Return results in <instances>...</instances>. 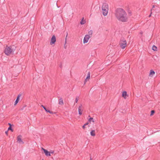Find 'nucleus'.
<instances>
[{
  "instance_id": "f257e3e1",
  "label": "nucleus",
  "mask_w": 160,
  "mask_h": 160,
  "mask_svg": "<svg viewBox=\"0 0 160 160\" xmlns=\"http://www.w3.org/2000/svg\"><path fill=\"white\" fill-rule=\"evenodd\" d=\"M115 16L119 21L126 22L127 21V13L125 11L121 8H117L115 11Z\"/></svg>"
},
{
  "instance_id": "f03ea898",
  "label": "nucleus",
  "mask_w": 160,
  "mask_h": 160,
  "mask_svg": "<svg viewBox=\"0 0 160 160\" xmlns=\"http://www.w3.org/2000/svg\"><path fill=\"white\" fill-rule=\"evenodd\" d=\"M15 49L13 48L11 46H8L7 45L4 50L5 54L8 56L13 54Z\"/></svg>"
},
{
  "instance_id": "7ed1b4c3",
  "label": "nucleus",
  "mask_w": 160,
  "mask_h": 160,
  "mask_svg": "<svg viewBox=\"0 0 160 160\" xmlns=\"http://www.w3.org/2000/svg\"><path fill=\"white\" fill-rule=\"evenodd\" d=\"M102 10L103 15L104 16H107L108 10V5L107 3H104L103 4Z\"/></svg>"
},
{
  "instance_id": "20e7f679",
  "label": "nucleus",
  "mask_w": 160,
  "mask_h": 160,
  "mask_svg": "<svg viewBox=\"0 0 160 160\" xmlns=\"http://www.w3.org/2000/svg\"><path fill=\"white\" fill-rule=\"evenodd\" d=\"M120 46L122 49H124L126 47L127 42L126 40L121 41L120 43Z\"/></svg>"
},
{
  "instance_id": "39448f33",
  "label": "nucleus",
  "mask_w": 160,
  "mask_h": 160,
  "mask_svg": "<svg viewBox=\"0 0 160 160\" xmlns=\"http://www.w3.org/2000/svg\"><path fill=\"white\" fill-rule=\"evenodd\" d=\"M90 38V36L88 35L87 34L85 35L83 41V43H87Z\"/></svg>"
},
{
  "instance_id": "423d86ee",
  "label": "nucleus",
  "mask_w": 160,
  "mask_h": 160,
  "mask_svg": "<svg viewBox=\"0 0 160 160\" xmlns=\"http://www.w3.org/2000/svg\"><path fill=\"white\" fill-rule=\"evenodd\" d=\"M42 149L44 153L48 157L51 156L50 152H49L47 150L43 148H42Z\"/></svg>"
},
{
  "instance_id": "0eeeda50",
  "label": "nucleus",
  "mask_w": 160,
  "mask_h": 160,
  "mask_svg": "<svg viewBox=\"0 0 160 160\" xmlns=\"http://www.w3.org/2000/svg\"><path fill=\"white\" fill-rule=\"evenodd\" d=\"M22 136L21 135H19L17 137V141L21 144H23L24 142H23L21 139Z\"/></svg>"
},
{
  "instance_id": "6e6552de",
  "label": "nucleus",
  "mask_w": 160,
  "mask_h": 160,
  "mask_svg": "<svg viewBox=\"0 0 160 160\" xmlns=\"http://www.w3.org/2000/svg\"><path fill=\"white\" fill-rule=\"evenodd\" d=\"M56 41V38L54 35L52 36L50 42V44H54Z\"/></svg>"
},
{
  "instance_id": "1a4fd4ad",
  "label": "nucleus",
  "mask_w": 160,
  "mask_h": 160,
  "mask_svg": "<svg viewBox=\"0 0 160 160\" xmlns=\"http://www.w3.org/2000/svg\"><path fill=\"white\" fill-rule=\"evenodd\" d=\"M82 104H81L78 107V114L79 115H81L82 114L83 110L82 109Z\"/></svg>"
},
{
  "instance_id": "9d476101",
  "label": "nucleus",
  "mask_w": 160,
  "mask_h": 160,
  "mask_svg": "<svg viewBox=\"0 0 160 160\" xmlns=\"http://www.w3.org/2000/svg\"><path fill=\"white\" fill-rule=\"evenodd\" d=\"M21 96V94H19L18 95L17 98L15 101V103L14 104V105H16L17 104V103L18 102L19 98Z\"/></svg>"
},
{
  "instance_id": "9b49d317",
  "label": "nucleus",
  "mask_w": 160,
  "mask_h": 160,
  "mask_svg": "<svg viewBox=\"0 0 160 160\" xmlns=\"http://www.w3.org/2000/svg\"><path fill=\"white\" fill-rule=\"evenodd\" d=\"M155 74V72L152 69L150 70L149 76L152 77Z\"/></svg>"
},
{
  "instance_id": "f8f14e48",
  "label": "nucleus",
  "mask_w": 160,
  "mask_h": 160,
  "mask_svg": "<svg viewBox=\"0 0 160 160\" xmlns=\"http://www.w3.org/2000/svg\"><path fill=\"white\" fill-rule=\"evenodd\" d=\"M128 96L127 94V92L126 91H123L122 93V96L125 99H126V96Z\"/></svg>"
},
{
  "instance_id": "ddd939ff",
  "label": "nucleus",
  "mask_w": 160,
  "mask_h": 160,
  "mask_svg": "<svg viewBox=\"0 0 160 160\" xmlns=\"http://www.w3.org/2000/svg\"><path fill=\"white\" fill-rule=\"evenodd\" d=\"M58 104L59 105H63L64 103L63 101V99L62 98H61L59 100V102H58Z\"/></svg>"
},
{
  "instance_id": "4468645a",
  "label": "nucleus",
  "mask_w": 160,
  "mask_h": 160,
  "mask_svg": "<svg viewBox=\"0 0 160 160\" xmlns=\"http://www.w3.org/2000/svg\"><path fill=\"white\" fill-rule=\"evenodd\" d=\"M90 135L92 136H95V130H92L90 132Z\"/></svg>"
},
{
  "instance_id": "2eb2a0df",
  "label": "nucleus",
  "mask_w": 160,
  "mask_h": 160,
  "mask_svg": "<svg viewBox=\"0 0 160 160\" xmlns=\"http://www.w3.org/2000/svg\"><path fill=\"white\" fill-rule=\"evenodd\" d=\"M93 33V31L92 30H91L88 31V35L90 36V37H91L92 36V34Z\"/></svg>"
},
{
  "instance_id": "dca6fc26",
  "label": "nucleus",
  "mask_w": 160,
  "mask_h": 160,
  "mask_svg": "<svg viewBox=\"0 0 160 160\" xmlns=\"http://www.w3.org/2000/svg\"><path fill=\"white\" fill-rule=\"evenodd\" d=\"M83 18H82V19L81 21L80 22V23L81 25H83L85 24L86 23V21L84 20Z\"/></svg>"
},
{
  "instance_id": "f3484780",
  "label": "nucleus",
  "mask_w": 160,
  "mask_h": 160,
  "mask_svg": "<svg viewBox=\"0 0 160 160\" xmlns=\"http://www.w3.org/2000/svg\"><path fill=\"white\" fill-rule=\"evenodd\" d=\"M90 72H88V76L86 78V79H89L90 78Z\"/></svg>"
},
{
  "instance_id": "a211bd4d",
  "label": "nucleus",
  "mask_w": 160,
  "mask_h": 160,
  "mask_svg": "<svg viewBox=\"0 0 160 160\" xmlns=\"http://www.w3.org/2000/svg\"><path fill=\"white\" fill-rule=\"evenodd\" d=\"M157 47L155 46V45H153L152 47V49L154 51H156L157 50Z\"/></svg>"
},
{
  "instance_id": "6ab92c4d",
  "label": "nucleus",
  "mask_w": 160,
  "mask_h": 160,
  "mask_svg": "<svg viewBox=\"0 0 160 160\" xmlns=\"http://www.w3.org/2000/svg\"><path fill=\"white\" fill-rule=\"evenodd\" d=\"M88 121L90 122H94V121L92 118H90L88 120Z\"/></svg>"
},
{
  "instance_id": "aec40b11",
  "label": "nucleus",
  "mask_w": 160,
  "mask_h": 160,
  "mask_svg": "<svg viewBox=\"0 0 160 160\" xmlns=\"http://www.w3.org/2000/svg\"><path fill=\"white\" fill-rule=\"evenodd\" d=\"M79 97L78 96H77L75 99V103H77L78 101V100L79 99Z\"/></svg>"
},
{
  "instance_id": "412c9836",
  "label": "nucleus",
  "mask_w": 160,
  "mask_h": 160,
  "mask_svg": "<svg viewBox=\"0 0 160 160\" xmlns=\"http://www.w3.org/2000/svg\"><path fill=\"white\" fill-rule=\"evenodd\" d=\"M46 111L47 112H49V113H50V114H52L53 113V112H52L50 111L49 110H48V109H47V110H46Z\"/></svg>"
},
{
  "instance_id": "4be33fe9",
  "label": "nucleus",
  "mask_w": 160,
  "mask_h": 160,
  "mask_svg": "<svg viewBox=\"0 0 160 160\" xmlns=\"http://www.w3.org/2000/svg\"><path fill=\"white\" fill-rule=\"evenodd\" d=\"M155 113L154 110H152L151 112L150 116H152Z\"/></svg>"
},
{
  "instance_id": "5701e85b",
  "label": "nucleus",
  "mask_w": 160,
  "mask_h": 160,
  "mask_svg": "<svg viewBox=\"0 0 160 160\" xmlns=\"http://www.w3.org/2000/svg\"><path fill=\"white\" fill-rule=\"evenodd\" d=\"M8 130H11L12 131V132L13 131V130L12 129V128H11V126H10V127L8 128Z\"/></svg>"
},
{
  "instance_id": "b1692460",
  "label": "nucleus",
  "mask_w": 160,
  "mask_h": 160,
  "mask_svg": "<svg viewBox=\"0 0 160 160\" xmlns=\"http://www.w3.org/2000/svg\"><path fill=\"white\" fill-rule=\"evenodd\" d=\"M87 79H86V78L85 79V80L84 81V84H86V82H87Z\"/></svg>"
},
{
  "instance_id": "393cba45",
  "label": "nucleus",
  "mask_w": 160,
  "mask_h": 160,
  "mask_svg": "<svg viewBox=\"0 0 160 160\" xmlns=\"http://www.w3.org/2000/svg\"><path fill=\"white\" fill-rule=\"evenodd\" d=\"M49 152H50V154H51V153L53 154L54 152V151H50Z\"/></svg>"
},
{
  "instance_id": "a878e982",
  "label": "nucleus",
  "mask_w": 160,
  "mask_h": 160,
  "mask_svg": "<svg viewBox=\"0 0 160 160\" xmlns=\"http://www.w3.org/2000/svg\"><path fill=\"white\" fill-rule=\"evenodd\" d=\"M68 35V33L67 32V35H66V38H65V43H66V39H67V37Z\"/></svg>"
},
{
  "instance_id": "bb28decb",
  "label": "nucleus",
  "mask_w": 160,
  "mask_h": 160,
  "mask_svg": "<svg viewBox=\"0 0 160 160\" xmlns=\"http://www.w3.org/2000/svg\"><path fill=\"white\" fill-rule=\"evenodd\" d=\"M88 122H87L86 123H85L84 125L86 126V125H88Z\"/></svg>"
},
{
  "instance_id": "cd10ccee",
  "label": "nucleus",
  "mask_w": 160,
  "mask_h": 160,
  "mask_svg": "<svg viewBox=\"0 0 160 160\" xmlns=\"http://www.w3.org/2000/svg\"><path fill=\"white\" fill-rule=\"evenodd\" d=\"M85 125H84L83 126H82V128H83V129H84L85 128Z\"/></svg>"
},
{
  "instance_id": "c85d7f7f",
  "label": "nucleus",
  "mask_w": 160,
  "mask_h": 160,
  "mask_svg": "<svg viewBox=\"0 0 160 160\" xmlns=\"http://www.w3.org/2000/svg\"><path fill=\"white\" fill-rule=\"evenodd\" d=\"M43 109L45 110L46 111V110H47V108H45V107H43Z\"/></svg>"
},
{
  "instance_id": "c756f323",
  "label": "nucleus",
  "mask_w": 160,
  "mask_h": 160,
  "mask_svg": "<svg viewBox=\"0 0 160 160\" xmlns=\"http://www.w3.org/2000/svg\"><path fill=\"white\" fill-rule=\"evenodd\" d=\"M41 107H42L43 108V107L44 108V107H45V106H44L43 105H41Z\"/></svg>"
},
{
  "instance_id": "7c9ffc66",
  "label": "nucleus",
  "mask_w": 160,
  "mask_h": 160,
  "mask_svg": "<svg viewBox=\"0 0 160 160\" xmlns=\"http://www.w3.org/2000/svg\"><path fill=\"white\" fill-rule=\"evenodd\" d=\"M155 5H153V6H152V8H154L155 7Z\"/></svg>"
},
{
  "instance_id": "2f4dec72",
  "label": "nucleus",
  "mask_w": 160,
  "mask_h": 160,
  "mask_svg": "<svg viewBox=\"0 0 160 160\" xmlns=\"http://www.w3.org/2000/svg\"><path fill=\"white\" fill-rule=\"evenodd\" d=\"M5 133L6 134H7V133H8V131H6L5 132Z\"/></svg>"
},
{
  "instance_id": "473e14b6",
  "label": "nucleus",
  "mask_w": 160,
  "mask_h": 160,
  "mask_svg": "<svg viewBox=\"0 0 160 160\" xmlns=\"http://www.w3.org/2000/svg\"><path fill=\"white\" fill-rule=\"evenodd\" d=\"M151 13H151V14L149 15V17H151Z\"/></svg>"
},
{
  "instance_id": "72a5a7b5",
  "label": "nucleus",
  "mask_w": 160,
  "mask_h": 160,
  "mask_svg": "<svg viewBox=\"0 0 160 160\" xmlns=\"http://www.w3.org/2000/svg\"><path fill=\"white\" fill-rule=\"evenodd\" d=\"M8 124H9V125H10V126H11V124H10V123H8Z\"/></svg>"
},
{
  "instance_id": "f704fd0d",
  "label": "nucleus",
  "mask_w": 160,
  "mask_h": 160,
  "mask_svg": "<svg viewBox=\"0 0 160 160\" xmlns=\"http://www.w3.org/2000/svg\"><path fill=\"white\" fill-rule=\"evenodd\" d=\"M90 160H92L91 157L90 158Z\"/></svg>"
},
{
  "instance_id": "c9c22d12",
  "label": "nucleus",
  "mask_w": 160,
  "mask_h": 160,
  "mask_svg": "<svg viewBox=\"0 0 160 160\" xmlns=\"http://www.w3.org/2000/svg\"><path fill=\"white\" fill-rule=\"evenodd\" d=\"M142 32H141V33L142 34Z\"/></svg>"
}]
</instances>
